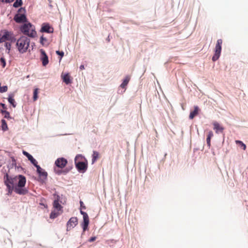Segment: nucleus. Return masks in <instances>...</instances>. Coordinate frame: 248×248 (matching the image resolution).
I'll use <instances>...</instances> for the list:
<instances>
[{
    "label": "nucleus",
    "mask_w": 248,
    "mask_h": 248,
    "mask_svg": "<svg viewBox=\"0 0 248 248\" xmlns=\"http://www.w3.org/2000/svg\"><path fill=\"white\" fill-rule=\"evenodd\" d=\"M2 172L4 173L3 182L6 186L7 195H11L13 191L20 195L28 193L29 190L25 186L26 178L25 176L18 174L13 177L9 175L6 170H2Z\"/></svg>",
    "instance_id": "f257e3e1"
},
{
    "label": "nucleus",
    "mask_w": 248,
    "mask_h": 248,
    "mask_svg": "<svg viewBox=\"0 0 248 248\" xmlns=\"http://www.w3.org/2000/svg\"><path fill=\"white\" fill-rule=\"evenodd\" d=\"M75 167L79 173H85L88 167V160L82 154H78L74 159Z\"/></svg>",
    "instance_id": "f03ea898"
},
{
    "label": "nucleus",
    "mask_w": 248,
    "mask_h": 248,
    "mask_svg": "<svg viewBox=\"0 0 248 248\" xmlns=\"http://www.w3.org/2000/svg\"><path fill=\"white\" fill-rule=\"evenodd\" d=\"M16 47L20 53L23 54L28 51L30 46V39L27 36H20L19 39L16 40Z\"/></svg>",
    "instance_id": "7ed1b4c3"
},
{
    "label": "nucleus",
    "mask_w": 248,
    "mask_h": 248,
    "mask_svg": "<svg viewBox=\"0 0 248 248\" xmlns=\"http://www.w3.org/2000/svg\"><path fill=\"white\" fill-rule=\"evenodd\" d=\"M20 31L25 35L31 38L36 36L37 33L34 26L30 22H25L19 28Z\"/></svg>",
    "instance_id": "20e7f679"
},
{
    "label": "nucleus",
    "mask_w": 248,
    "mask_h": 248,
    "mask_svg": "<svg viewBox=\"0 0 248 248\" xmlns=\"http://www.w3.org/2000/svg\"><path fill=\"white\" fill-rule=\"evenodd\" d=\"M79 204L80 213L83 216V220L81 223V226L82 230H83V232H85L89 229V225L90 223L89 217L88 214L82 210L83 209H86V207L81 200L79 201Z\"/></svg>",
    "instance_id": "39448f33"
},
{
    "label": "nucleus",
    "mask_w": 248,
    "mask_h": 248,
    "mask_svg": "<svg viewBox=\"0 0 248 248\" xmlns=\"http://www.w3.org/2000/svg\"><path fill=\"white\" fill-rule=\"evenodd\" d=\"M0 43L4 42L5 41L11 42V43H15L16 41V39L12 31L3 29L0 31Z\"/></svg>",
    "instance_id": "423d86ee"
},
{
    "label": "nucleus",
    "mask_w": 248,
    "mask_h": 248,
    "mask_svg": "<svg viewBox=\"0 0 248 248\" xmlns=\"http://www.w3.org/2000/svg\"><path fill=\"white\" fill-rule=\"evenodd\" d=\"M26 11L24 7L19 8L14 17V20L17 23H24L28 21L26 15Z\"/></svg>",
    "instance_id": "0eeeda50"
},
{
    "label": "nucleus",
    "mask_w": 248,
    "mask_h": 248,
    "mask_svg": "<svg viewBox=\"0 0 248 248\" xmlns=\"http://www.w3.org/2000/svg\"><path fill=\"white\" fill-rule=\"evenodd\" d=\"M35 167L36 168V172L38 175V178L37 179V181L42 184L45 183L47 178V172L38 164L35 166Z\"/></svg>",
    "instance_id": "6e6552de"
},
{
    "label": "nucleus",
    "mask_w": 248,
    "mask_h": 248,
    "mask_svg": "<svg viewBox=\"0 0 248 248\" xmlns=\"http://www.w3.org/2000/svg\"><path fill=\"white\" fill-rule=\"evenodd\" d=\"M222 39H219L217 40L214 50V54L212 58V61L216 62L220 57L222 50Z\"/></svg>",
    "instance_id": "1a4fd4ad"
},
{
    "label": "nucleus",
    "mask_w": 248,
    "mask_h": 248,
    "mask_svg": "<svg viewBox=\"0 0 248 248\" xmlns=\"http://www.w3.org/2000/svg\"><path fill=\"white\" fill-rule=\"evenodd\" d=\"M41 32L52 33L54 32V29L49 23L47 22L43 23L40 30Z\"/></svg>",
    "instance_id": "9d476101"
},
{
    "label": "nucleus",
    "mask_w": 248,
    "mask_h": 248,
    "mask_svg": "<svg viewBox=\"0 0 248 248\" xmlns=\"http://www.w3.org/2000/svg\"><path fill=\"white\" fill-rule=\"evenodd\" d=\"M78 224V219L77 217H72L66 223L67 231L71 230L76 227Z\"/></svg>",
    "instance_id": "9b49d317"
},
{
    "label": "nucleus",
    "mask_w": 248,
    "mask_h": 248,
    "mask_svg": "<svg viewBox=\"0 0 248 248\" xmlns=\"http://www.w3.org/2000/svg\"><path fill=\"white\" fill-rule=\"evenodd\" d=\"M67 164V160L62 157L57 158L55 162V165L59 169H63Z\"/></svg>",
    "instance_id": "f8f14e48"
},
{
    "label": "nucleus",
    "mask_w": 248,
    "mask_h": 248,
    "mask_svg": "<svg viewBox=\"0 0 248 248\" xmlns=\"http://www.w3.org/2000/svg\"><path fill=\"white\" fill-rule=\"evenodd\" d=\"M40 52L41 53L40 60L42 62V65L44 66H46L49 62L48 56L45 51L42 48L40 49Z\"/></svg>",
    "instance_id": "ddd939ff"
},
{
    "label": "nucleus",
    "mask_w": 248,
    "mask_h": 248,
    "mask_svg": "<svg viewBox=\"0 0 248 248\" xmlns=\"http://www.w3.org/2000/svg\"><path fill=\"white\" fill-rule=\"evenodd\" d=\"M61 78L62 81L66 85H69L72 82V78L68 72L64 74L62 73L61 75Z\"/></svg>",
    "instance_id": "4468645a"
},
{
    "label": "nucleus",
    "mask_w": 248,
    "mask_h": 248,
    "mask_svg": "<svg viewBox=\"0 0 248 248\" xmlns=\"http://www.w3.org/2000/svg\"><path fill=\"white\" fill-rule=\"evenodd\" d=\"M22 154L28 158L32 165L34 167L38 165V162L33 156L26 151L23 150Z\"/></svg>",
    "instance_id": "2eb2a0df"
},
{
    "label": "nucleus",
    "mask_w": 248,
    "mask_h": 248,
    "mask_svg": "<svg viewBox=\"0 0 248 248\" xmlns=\"http://www.w3.org/2000/svg\"><path fill=\"white\" fill-rule=\"evenodd\" d=\"M14 93H10L8 94L7 100L9 103L14 108H15L16 107L17 104L14 99Z\"/></svg>",
    "instance_id": "dca6fc26"
},
{
    "label": "nucleus",
    "mask_w": 248,
    "mask_h": 248,
    "mask_svg": "<svg viewBox=\"0 0 248 248\" xmlns=\"http://www.w3.org/2000/svg\"><path fill=\"white\" fill-rule=\"evenodd\" d=\"M200 111V109L199 107L198 106H194V109L191 110L190 112L189 119L190 120L193 119L195 116L199 114Z\"/></svg>",
    "instance_id": "f3484780"
},
{
    "label": "nucleus",
    "mask_w": 248,
    "mask_h": 248,
    "mask_svg": "<svg viewBox=\"0 0 248 248\" xmlns=\"http://www.w3.org/2000/svg\"><path fill=\"white\" fill-rule=\"evenodd\" d=\"M214 126V129L215 130L216 133H222L224 129V128L221 126L217 122H214L213 123Z\"/></svg>",
    "instance_id": "a211bd4d"
},
{
    "label": "nucleus",
    "mask_w": 248,
    "mask_h": 248,
    "mask_svg": "<svg viewBox=\"0 0 248 248\" xmlns=\"http://www.w3.org/2000/svg\"><path fill=\"white\" fill-rule=\"evenodd\" d=\"M130 80V76L129 75L126 76L123 79L122 82L120 84V87L125 90Z\"/></svg>",
    "instance_id": "6ab92c4d"
},
{
    "label": "nucleus",
    "mask_w": 248,
    "mask_h": 248,
    "mask_svg": "<svg viewBox=\"0 0 248 248\" xmlns=\"http://www.w3.org/2000/svg\"><path fill=\"white\" fill-rule=\"evenodd\" d=\"M61 203L57 202V201H53V207L54 210L60 211L61 213L63 212V207L61 205Z\"/></svg>",
    "instance_id": "aec40b11"
},
{
    "label": "nucleus",
    "mask_w": 248,
    "mask_h": 248,
    "mask_svg": "<svg viewBox=\"0 0 248 248\" xmlns=\"http://www.w3.org/2000/svg\"><path fill=\"white\" fill-rule=\"evenodd\" d=\"M10 158L12 160V162H11V164H9V165H7V168H8L9 170L12 169L14 167H15V169H16V159H15V157L13 156H10ZM9 171V170H8Z\"/></svg>",
    "instance_id": "412c9836"
},
{
    "label": "nucleus",
    "mask_w": 248,
    "mask_h": 248,
    "mask_svg": "<svg viewBox=\"0 0 248 248\" xmlns=\"http://www.w3.org/2000/svg\"><path fill=\"white\" fill-rule=\"evenodd\" d=\"M99 153L96 151H93L92 155V164H94L99 157Z\"/></svg>",
    "instance_id": "4be33fe9"
},
{
    "label": "nucleus",
    "mask_w": 248,
    "mask_h": 248,
    "mask_svg": "<svg viewBox=\"0 0 248 248\" xmlns=\"http://www.w3.org/2000/svg\"><path fill=\"white\" fill-rule=\"evenodd\" d=\"M1 128L3 131L5 132L8 130V127L7 122L5 119H1Z\"/></svg>",
    "instance_id": "5701e85b"
},
{
    "label": "nucleus",
    "mask_w": 248,
    "mask_h": 248,
    "mask_svg": "<svg viewBox=\"0 0 248 248\" xmlns=\"http://www.w3.org/2000/svg\"><path fill=\"white\" fill-rule=\"evenodd\" d=\"M60 211H57V210H53L52 211L49 215V217L51 219H54L58 217L61 213L59 212Z\"/></svg>",
    "instance_id": "b1692460"
},
{
    "label": "nucleus",
    "mask_w": 248,
    "mask_h": 248,
    "mask_svg": "<svg viewBox=\"0 0 248 248\" xmlns=\"http://www.w3.org/2000/svg\"><path fill=\"white\" fill-rule=\"evenodd\" d=\"M0 112L4 114V118L7 119H11L12 117L10 115V112L6 110L0 109Z\"/></svg>",
    "instance_id": "393cba45"
},
{
    "label": "nucleus",
    "mask_w": 248,
    "mask_h": 248,
    "mask_svg": "<svg viewBox=\"0 0 248 248\" xmlns=\"http://www.w3.org/2000/svg\"><path fill=\"white\" fill-rule=\"evenodd\" d=\"M235 143L243 150H245L246 149L247 146L242 141L236 140Z\"/></svg>",
    "instance_id": "a878e982"
},
{
    "label": "nucleus",
    "mask_w": 248,
    "mask_h": 248,
    "mask_svg": "<svg viewBox=\"0 0 248 248\" xmlns=\"http://www.w3.org/2000/svg\"><path fill=\"white\" fill-rule=\"evenodd\" d=\"M15 1L14 2L13 4V6L14 8H18L20 6H21L23 5V1L22 0H15Z\"/></svg>",
    "instance_id": "bb28decb"
},
{
    "label": "nucleus",
    "mask_w": 248,
    "mask_h": 248,
    "mask_svg": "<svg viewBox=\"0 0 248 248\" xmlns=\"http://www.w3.org/2000/svg\"><path fill=\"white\" fill-rule=\"evenodd\" d=\"M38 93H39V89L38 88H35L33 90V100L34 101L37 100L38 98Z\"/></svg>",
    "instance_id": "cd10ccee"
},
{
    "label": "nucleus",
    "mask_w": 248,
    "mask_h": 248,
    "mask_svg": "<svg viewBox=\"0 0 248 248\" xmlns=\"http://www.w3.org/2000/svg\"><path fill=\"white\" fill-rule=\"evenodd\" d=\"M4 46L5 47L6 50H7V53H9L11 48V42H4Z\"/></svg>",
    "instance_id": "c85d7f7f"
},
{
    "label": "nucleus",
    "mask_w": 248,
    "mask_h": 248,
    "mask_svg": "<svg viewBox=\"0 0 248 248\" xmlns=\"http://www.w3.org/2000/svg\"><path fill=\"white\" fill-rule=\"evenodd\" d=\"M53 197L55 198V200L54 201H57V202L60 203L61 201V195H59L57 192L56 191L53 194Z\"/></svg>",
    "instance_id": "c756f323"
},
{
    "label": "nucleus",
    "mask_w": 248,
    "mask_h": 248,
    "mask_svg": "<svg viewBox=\"0 0 248 248\" xmlns=\"http://www.w3.org/2000/svg\"><path fill=\"white\" fill-rule=\"evenodd\" d=\"M214 134L212 131H210L207 134L206 141H211V139L213 137Z\"/></svg>",
    "instance_id": "7c9ffc66"
},
{
    "label": "nucleus",
    "mask_w": 248,
    "mask_h": 248,
    "mask_svg": "<svg viewBox=\"0 0 248 248\" xmlns=\"http://www.w3.org/2000/svg\"><path fill=\"white\" fill-rule=\"evenodd\" d=\"M0 62L2 68H4L6 66V62L5 58L3 57H2L0 58Z\"/></svg>",
    "instance_id": "2f4dec72"
},
{
    "label": "nucleus",
    "mask_w": 248,
    "mask_h": 248,
    "mask_svg": "<svg viewBox=\"0 0 248 248\" xmlns=\"http://www.w3.org/2000/svg\"><path fill=\"white\" fill-rule=\"evenodd\" d=\"M61 199L60 203L62 204H66V200H67L66 197L64 195L62 194L61 195Z\"/></svg>",
    "instance_id": "473e14b6"
},
{
    "label": "nucleus",
    "mask_w": 248,
    "mask_h": 248,
    "mask_svg": "<svg viewBox=\"0 0 248 248\" xmlns=\"http://www.w3.org/2000/svg\"><path fill=\"white\" fill-rule=\"evenodd\" d=\"M8 90V86L7 85L1 86L0 88V93H3L7 92Z\"/></svg>",
    "instance_id": "72a5a7b5"
},
{
    "label": "nucleus",
    "mask_w": 248,
    "mask_h": 248,
    "mask_svg": "<svg viewBox=\"0 0 248 248\" xmlns=\"http://www.w3.org/2000/svg\"><path fill=\"white\" fill-rule=\"evenodd\" d=\"M56 53L59 56L60 60H61L64 56V52L63 51L57 50Z\"/></svg>",
    "instance_id": "f704fd0d"
},
{
    "label": "nucleus",
    "mask_w": 248,
    "mask_h": 248,
    "mask_svg": "<svg viewBox=\"0 0 248 248\" xmlns=\"http://www.w3.org/2000/svg\"><path fill=\"white\" fill-rule=\"evenodd\" d=\"M46 40H47L46 38V37H45L43 35H42L40 37V43L42 46H44V45H45L44 42L46 41Z\"/></svg>",
    "instance_id": "c9c22d12"
},
{
    "label": "nucleus",
    "mask_w": 248,
    "mask_h": 248,
    "mask_svg": "<svg viewBox=\"0 0 248 248\" xmlns=\"http://www.w3.org/2000/svg\"><path fill=\"white\" fill-rule=\"evenodd\" d=\"M54 171L56 174H57L59 175H61L62 174H63L62 169H61V170H60L59 169H57L56 168H54Z\"/></svg>",
    "instance_id": "e433bc0d"
},
{
    "label": "nucleus",
    "mask_w": 248,
    "mask_h": 248,
    "mask_svg": "<svg viewBox=\"0 0 248 248\" xmlns=\"http://www.w3.org/2000/svg\"><path fill=\"white\" fill-rule=\"evenodd\" d=\"M5 163V159L3 156H1L0 157V168L2 166V165Z\"/></svg>",
    "instance_id": "4c0bfd02"
},
{
    "label": "nucleus",
    "mask_w": 248,
    "mask_h": 248,
    "mask_svg": "<svg viewBox=\"0 0 248 248\" xmlns=\"http://www.w3.org/2000/svg\"><path fill=\"white\" fill-rule=\"evenodd\" d=\"M14 0H0V1L3 3H10Z\"/></svg>",
    "instance_id": "58836bf2"
},
{
    "label": "nucleus",
    "mask_w": 248,
    "mask_h": 248,
    "mask_svg": "<svg viewBox=\"0 0 248 248\" xmlns=\"http://www.w3.org/2000/svg\"><path fill=\"white\" fill-rule=\"evenodd\" d=\"M66 168L70 171L73 168L72 162L70 164H67Z\"/></svg>",
    "instance_id": "ea45409f"
},
{
    "label": "nucleus",
    "mask_w": 248,
    "mask_h": 248,
    "mask_svg": "<svg viewBox=\"0 0 248 248\" xmlns=\"http://www.w3.org/2000/svg\"><path fill=\"white\" fill-rule=\"evenodd\" d=\"M96 239V236H92L88 239L89 242H94Z\"/></svg>",
    "instance_id": "a19ab883"
},
{
    "label": "nucleus",
    "mask_w": 248,
    "mask_h": 248,
    "mask_svg": "<svg viewBox=\"0 0 248 248\" xmlns=\"http://www.w3.org/2000/svg\"><path fill=\"white\" fill-rule=\"evenodd\" d=\"M0 107L2 108L3 110H6L7 108L6 105L2 103H0Z\"/></svg>",
    "instance_id": "79ce46f5"
},
{
    "label": "nucleus",
    "mask_w": 248,
    "mask_h": 248,
    "mask_svg": "<svg viewBox=\"0 0 248 248\" xmlns=\"http://www.w3.org/2000/svg\"><path fill=\"white\" fill-rule=\"evenodd\" d=\"M18 171H24L25 169L22 167L21 166H16V169Z\"/></svg>",
    "instance_id": "37998d69"
},
{
    "label": "nucleus",
    "mask_w": 248,
    "mask_h": 248,
    "mask_svg": "<svg viewBox=\"0 0 248 248\" xmlns=\"http://www.w3.org/2000/svg\"><path fill=\"white\" fill-rule=\"evenodd\" d=\"M69 171H70V170L66 167L65 169L62 170L63 174H66Z\"/></svg>",
    "instance_id": "c03bdc74"
},
{
    "label": "nucleus",
    "mask_w": 248,
    "mask_h": 248,
    "mask_svg": "<svg viewBox=\"0 0 248 248\" xmlns=\"http://www.w3.org/2000/svg\"><path fill=\"white\" fill-rule=\"evenodd\" d=\"M40 205H42V206H44V208H47L48 207V206H47V204H45V203H43V202H40Z\"/></svg>",
    "instance_id": "a18cd8bd"
},
{
    "label": "nucleus",
    "mask_w": 248,
    "mask_h": 248,
    "mask_svg": "<svg viewBox=\"0 0 248 248\" xmlns=\"http://www.w3.org/2000/svg\"><path fill=\"white\" fill-rule=\"evenodd\" d=\"M79 69H80V70H83V69H85L84 65H83V64L80 65V66H79Z\"/></svg>",
    "instance_id": "49530a36"
},
{
    "label": "nucleus",
    "mask_w": 248,
    "mask_h": 248,
    "mask_svg": "<svg viewBox=\"0 0 248 248\" xmlns=\"http://www.w3.org/2000/svg\"><path fill=\"white\" fill-rule=\"evenodd\" d=\"M206 143H207L208 147L209 148H210L211 146V141H206Z\"/></svg>",
    "instance_id": "de8ad7c7"
},
{
    "label": "nucleus",
    "mask_w": 248,
    "mask_h": 248,
    "mask_svg": "<svg viewBox=\"0 0 248 248\" xmlns=\"http://www.w3.org/2000/svg\"><path fill=\"white\" fill-rule=\"evenodd\" d=\"M35 46V43H32V44H31V49L32 50L33 49V46Z\"/></svg>",
    "instance_id": "09e8293b"
},
{
    "label": "nucleus",
    "mask_w": 248,
    "mask_h": 248,
    "mask_svg": "<svg viewBox=\"0 0 248 248\" xmlns=\"http://www.w3.org/2000/svg\"><path fill=\"white\" fill-rule=\"evenodd\" d=\"M84 232H83H83H82L81 235H83V234H84Z\"/></svg>",
    "instance_id": "8fccbe9b"
}]
</instances>
